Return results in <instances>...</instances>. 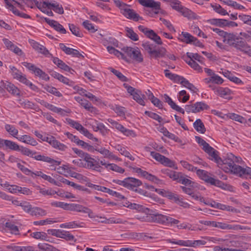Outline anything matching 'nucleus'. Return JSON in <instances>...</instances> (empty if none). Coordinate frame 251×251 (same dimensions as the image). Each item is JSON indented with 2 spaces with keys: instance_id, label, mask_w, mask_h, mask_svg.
<instances>
[{
  "instance_id": "obj_1",
  "label": "nucleus",
  "mask_w": 251,
  "mask_h": 251,
  "mask_svg": "<svg viewBox=\"0 0 251 251\" xmlns=\"http://www.w3.org/2000/svg\"><path fill=\"white\" fill-rule=\"evenodd\" d=\"M224 166L222 169L226 173L234 174L239 177H243L245 175H250L251 178V168H246L235 164V163H242L243 160L240 157H237L230 153L227 154V156L224 159Z\"/></svg>"
},
{
  "instance_id": "obj_2",
  "label": "nucleus",
  "mask_w": 251,
  "mask_h": 251,
  "mask_svg": "<svg viewBox=\"0 0 251 251\" xmlns=\"http://www.w3.org/2000/svg\"><path fill=\"white\" fill-rule=\"evenodd\" d=\"M218 35L223 38V42L237 50L244 41L243 38L233 33H228L223 30H221Z\"/></svg>"
},
{
  "instance_id": "obj_3",
  "label": "nucleus",
  "mask_w": 251,
  "mask_h": 251,
  "mask_svg": "<svg viewBox=\"0 0 251 251\" xmlns=\"http://www.w3.org/2000/svg\"><path fill=\"white\" fill-rule=\"evenodd\" d=\"M144 50L147 51L151 57L158 58L165 56L166 50L163 47L156 49V46L150 42H145L142 44Z\"/></svg>"
},
{
  "instance_id": "obj_4",
  "label": "nucleus",
  "mask_w": 251,
  "mask_h": 251,
  "mask_svg": "<svg viewBox=\"0 0 251 251\" xmlns=\"http://www.w3.org/2000/svg\"><path fill=\"white\" fill-rule=\"evenodd\" d=\"M122 50L130 58L137 63L143 61V56L138 48H131L129 47H124Z\"/></svg>"
},
{
  "instance_id": "obj_5",
  "label": "nucleus",
  "mask_w": 251,
  "mask_h": 251,
  "mask_svg": "<svg viewBox=\"0 0 251 251\" xmlns=\"http://www.w3.org/2000/svg\"><path fill=\"white\" fill-rule=\"evenodd\" d=\"M151 155L155 160L164 166L177 170L178 168L175 162L170 159L169 158L155 151H151Z\"/></svg>"
},
{
  "instance_id": "obj_6",
  "label": "nucleus",
  "mask_w": 251,
  "mask_h": 251,
  "mask_svg": "<svg viewBox=\"0 0 251 251\" xmlns=\"http://www.w3.org/2000/svg\"><path fill=\"white\" fill-rule=\"evenodd\" d=\"M138 2L143 6L151 8L153 10L154 13L158 14L162 13L161 8V3L154 0H137Z\"/></svg>"
},
{
  "instance_id": "obj_7",
  "label": "nucleus",
  "mask_w": 251,
  "mask_h": 251,
  "mask_svg": "<svg viewBox=\"0 0 251 251\" xmlns=\"http://www.w3.org/2000/svg\"><path fill=\"white\" fill-rule=\"evenodd\" d=\"M68 210L87 213L90 218H94L96 217L92 210L79 204L70 203Z\"/></svg>"
},
{
  "instance_id": "obj_8",
  "label": "nucleus",
  "mask_w": 251,
  "mask_h": 251,
  "mask_svg": "<svg viewBox=\"0 0 251 251\" xmlns=\"http://www.w3.org/2000/svg\"><path fill=\"white\" fill-rule=\"evenodd\" d=\"M84 160L85 161L84 166L85 168L101 172V167L100 165H99V162L92 158L89 154L85 156Z\"/></svg>"
},
{
  "instance_id": "obj_9",
  "label": "nucleus",
  "mask_w": 251,
  "mask_h": 251,
  "mask_svg": "<svg viewBox=\"0 0 251 251\" xmlns=\"http://www.w3.org/2000/svg\"><path fill=\"white\" fill-rule=\"evenodd\" d=\"M210 156V159L214 160L218 165V167L222 169V167L224 166V159H222L219 156V152L215 150L210 146L205 151H204Z\"/></svg>"
},
{
  "instance_id": "obj_10",
  "label": "nucleus",
  "mask_w": 251,
  "mask_h": 251,
  "mask_svg": "<svg viewBox=\"0 0 251 251\" xmlns=\"http://www.w3.org/2000/svg\"><path fill=\"white\" fill-rule=\"evenodd\" d=\"M130 6L129 5L126 4V6L122 10L121 13L127 19L133 20L136 22L139 20H142V18L136 13L134 10L129 8Z\"/></svg>"
},
{
  "instance_id": "obj_11",
  "label": "nucleus",
  "mask_w": 251,
  "mask_h": 251,
  "mask_svg": "<svg viewBox=\"0 0 251 251\" xmlns=\"http://www.w3.org/2000/svg\"><path fill=\"white\" fill-rule=\"evenodd\" d=\"M196 171L197 174L199 176L201 179L204 180L207 183H210L212 185H218L221 182L220 180H216L214 178L209 176L208 175L207 172L205 171L197 169Z\"/></svg>"
},
{
  "instance_id": "obj_12",
  "label": "nucleus",
  "mask_w": 251,
  "mask_h": 251,
  "mask_svg": "<svg viewBox=\"0 0 251 251\" xmlns=\"http://www.w3.org/2000/svg\"><path fill=\"white\" fill-rule=\"evenodd\" d=\"M49 1L39 2L35 1V4L37 7L40 9L42 12L46 14L49 16H53L54 14L51 11L52 9L50 5H49Z\"/></svg>"
},
{
  "instance_id": "obj_13",
  "label": "nucleus",
  "mask_w": 251,
  "mask_h": 251,
  "mask_svg": "<svg viewBox=\"0 0 251 251\" xmlns=\"http://www.w3.org/2000/svg\"><path fill=\"white\" fill-rule=\"evenodd\" d=\"M208 23L211 25H215L220 27L230 26L237 25L235 22L228 21L225 19H212L208 21Z\"/></svg>"
},
{
  "instance_id": "obj_14",
  "label": "nucleus",
  "mask_w": 251,
  "mask_h": 251,
  "mask_svg": "<svg viewBox=\"0 0 251 251\" xmlns=\"http://www.w3.org/2000/svg\"><path fill=\"white\" fill-rule=\"evenodd\" d=\"M151 216V222L160 224H165L167 223L168 216L158 213H155L152 210L150 209Z\"/></svg>"
},
{
  "instance_id": "obj_15",
  "label": "nucleus",
  "mask_w": 251,
  "mask_h": 251,
  "mask_svg": "<svg viewBox=\"0 0 251 251\" xmlns=\"http://www.w3.org/2000/svg\"><path fill=\"white\" fill-rule=\"evenodd\" d=\"M1 83H3V86L7 91L13 96H20V90L13 84L8 81L4 82L1 80Z\"/></svg>"
},
{
  "instance_id": "obj_16",
  "label": "nucleus",
  "mask_w": 251,
  "mask_h": 251,
  "mask_svg": "<svg viewBox=\"0 0 251 251\" xmlns=\"http://www.w3.org/2000/svg\"><path fill=\"white\" fill-rule=\"evenodd\" d=\"M4 1L6 7L9 9L10 11H11L12 13L14 14L15 15L18 16L19 17L25 19L30 18L29 15L24 13L20 12L19 11L17 10V8H16L14 5L12 3H11L8 0H4Z\"/></svg>"
},
{
  "instance_id": "obj_17",
  "label": "nucleus",
  "mask_w": 251,
  "mask_h": 251,
  "mask_svg": "<svg viewBox=\"0 0 251 251\" xmlns=\"http://www.w3.org/2000/svg\"><path fill=\"white\" fill-rule=\"evenodd\" d=\"M33 158L36 160L42 161L49 163L51 164V166H58L61 164V161L54 160L50 157L45 156L44 155H37L34 156Z\"/></svg>"
},
{
  "instance_id": "obj_18",
  "label": "nucleus",
  "mask_w": 251,
  "mask_h": 251,
  "mask_svg": "<svg viewBox=\"0 0 251 251\" xmlns=\"http://www.w3.org/2000/svg\"><path fill=\"white\" fill-rule=\"evenodd\" d=\"M126 188L129 189H133L134 188L138 187L142 184L141 180L134 177L126 178Z\"/></svg>"
},
{
  "instance_id": "obj_19",
  "label": "nucleus",
  "mask_w": 251,
  "mask_h": 251,
  "mask_svg": "<svg viewBox=\"0 0 251 251\" xmlns=\"http://www.w3.org/2000/svg\"><path fill=\"white\" fill-rule=\"evenodd\" d=\"M163 97L164 101L168 103L172 109L182 114H184V110L176 105L169 96L167 94H164Z\"/></svg>"
},
{
  "instance_id": "obj_20",
  "label": "nucleus",
  "mask_w": 251,
  "mask_h": 251,
  "mask_svg": "<svg viewBox=\"0 0 251 251\" xmlns=\"http://www.w3.org/2000/svg\"><path fill=\"white\" fill-rule=\"evenodd\" d=\"M52 61L56 65H57L58 67L65 71L69 72L71 74H73V72H72V71L75 72L73 69H72L71 68H70L69 66L66 65L63 61L59 59L58 57H52Z\"/></svg>"
},
{
  "instance_id": "obj_21",
  "label": "nucleus",
  "mask_w": 251,
  "mask_h": 251,
  "mask_svg": "<svg viewBox=\"0 0 251 251\" xmlns=\"http://www.w3.org/2000/svg\"><path fill=\"white\" fill-rule=\"evenodd\" d=\"M11 74L13 78L17 79L21 83L25 81L26 76L23 75L19 70H18L15 67H10Z\"/></svg>"
},
{
  "instance_id": "obj_22",
  "label": "nucleus",
  "mask_w": 251,
  "mask_h": 251,
  "mask_svg": "<svg viewBox=\"0 0 251 251\" xmlns=\"http://www.w3.org/2000/svg\"><path fill=\"white\" fill-rule=\"evenodd\" d=\"M217 227L220 228L222 229L238 230L247 229L246 227L242 226L240 225H231L222 222H218Z\"/></svg>"
},
{
  "instance_id": "obj_23",
  "label": "nucleus",
  "mask_w": 251,
  "mask_h": 251,
  "mask_svg": "<svg viewBox=\"0 0 251 251\" xmlns=\"http://www.w3.org/2000/svg\"><path fill=\"white\" fill-rule=\"evenodd\" d=\"M161 172L169 176L174 181L177 182L179 176L181 175V172H177L168 169H165L161 170Z\"/></svg>"
},
{
  "instance_id": "obj_24",
  "label": "nucleus",
  "mask_w": 251,
  "mask_h": 251,
  "mask_svg": "<svg viewBox=\"0 0 251 251\" xmlns=\"http://www.w3.org/2000/svg\"><path fill=\"white\" fill-rule=\"evenodd\" d=\"M16 138L19 141L32 146H35L38 144L37 142L33 137L27 135H22L21 137Z\"/></svg>"
},
{
  "instance_id": "obj_25",
  "label": "nucleus",
  "mask_w": 251,
  "mask_h": 251,
  "mask_svg": "<svg viewBox=\"0 0 251 251\" xmlns=\"http://www.w3.org/2000/svg\"><path fill=\"white\" fill-rule=\"evenodd\" d=\"M92 127L95 131H100L103 135H105L108 133V130L104 125L102 123H99L97 121L96 122L95 125H92Z\"/></svg>"
},
{
  "instance_id": "obj_26",
  "label": "nucleus",
  "mask_w": 251,
  "mask_h": 251,
  "mask_svg": "<svg viewBox=\"0 0 251 251\" xmlns=\"http://www.w3.org/2000/svg\"><path fill=\"white\" fill-rule=\"evenodd\" d=\"M232 93V91L227 87H218L217 89L216 95L222 98H226Z\"/></svg>"
},
{
  "instance_id": "obj_27",
  "label": "nucleus",
  "mask_w": 251,
  "mask_h": 251,
  "mask_svg": "<svg viewBox=\"0 0 251 251\" xmlns=\"http://www.w3.org/2000/svg\"><path fill=\"white\" fill-rule=\"evenodd\" d=\"M193 39L194 36L188 32L183 31L181 32V34L179 35L178 37L179 40L186 44H192Z\"/></svg>"
},
{
  "instance_id": "obj_28",
  "label": "nucleus",
  "mask_w": 251,
  "mask_h": 251,
  "mask_svg": "<svg viewBox=\"0 0 251 251\" xmlns=\"http://www.w3.org/2000/svg\"><path fill=\"white\" fill-rule=\"evenodd\" d=\"M126 206L131 209H135L139 212H142L143 213H148L150 211V209L147 207H145L143 205L134 203H131L129 204H128Z\"/></svg>"
},
{
  "instance_id": "obj_29",
  "label": "nucleus",
  "mask_w": 251,
  "mask_h": 251,
  "mask_svg": "<svg viewBox=\"0 0 251 251\" xmlns=\"http://www.w3.org/2000/svg\"><path fill=\"white\" fill-rule=\"evenodd\" d=\"M133 98L134 100H135L138 103L142 105H145V102L144 101V99L145 98V96L141 93L140 91H136L135 92L132 94Z\"/></svg>"
},
{
  "instance_id": "obj_30",
  "label": "nucleus",
  "mask_w": 251,
  "mask_h": 251,
  "mask_svg": "<svg viewBox=\"0 0 251 251\" xmlns=\"http://www.w3.org/2000/svg\"><path fill=\"white\" fill-rule=\"evenodd\" d=\"M238 50L251 56V46L245 40Z\"/></svg>"
},
{
  "instance_id": "obj_31",
  "label": "nucleus",
  "mask_w": 251,
  "mask_h": 251,
  "mask_svg": "<svg viewBox=\"0 0 251 251\" xmlns=\"http://www.w3.org/2000/svg\"><path fill=\"white\" fill-rule=\"evenodd\" d=\"M147 36L158 45H161L163 44L160 37L153 30L150 29Z\"/></svg>"
},
{
  "instance_id": "obj_32",
  "label": "nucleus",
  "mask_w": 251,
  "mask_h": 251,
  "mask_svg": "<svg viewBox=\"0 0 251 251\" xmlns=\"http://www.w3.org/2000/svg\"><path fill=\"white\" fill-rule=\"evenodd\" d=\"M31 216H44L47 214L46 211L38 207H32L29 213Z\"/></svg>"
},
{
  "instance_id": "obj_33",
  "label": "nucleus",
  "mask_w": 251,
  "mask_h": 251,
  "mask_svg": "<svg viewBox=\"0 0 251 251\" xmlns=\"http://www.w3.org/2000/svg\"><path fill=\"white\" fill-rule=\"evenodd\" d=\"M193 126L195 129L201 133H204L206 131L204 125L201 119L196 120L194 123Z\"/></svg>"
},
{
  "instance_id": "obj_34",
  "label": "nucleus",
  "mask_w": 251,
  "mask_h": 251,
  "mask_svg": "<svg viewBox=\"0 0 251 251\" xmlns=\"http://www.w3.org/2000/svg\"><path fill=\"white\" fill-rule=\"evenodd\" d=\"M223 75L229 79L230 81L235 83L236 84L243 83L242 81L238 77L235 76L232 73L228 71L223 72Z\"/></svg>"
},
{
  "instance_id": "obj_35",
  "label": "nucleus",
  "mask_w": 251,
  "mask_h": 251,
  "mask_svg": "<svg viewBox=\"0 0 251 251\" xmlns=\"http://www.w3.org/2000/svg\"><path fill=\"white\" fill-rule=\"evenodd\" d=\"M50 145L53 148L62 151H65L66 149L67 148V146L61 143L58 141L56 140L55 137H54L52 139L51 142L50 143Z\"/></svg>"
},
{
  "instance_id": "obj_36",
  "label": "nucleus",
  "mask_w": 251,
  "mask_h": 251,
  "mask_svg": "<svg viewBox=\"0 0 251 251\" xmlns=\"http://www.w3.org/2000/svg\"><path fill=\"white\" fill-rule=\"evenodd\" d=\"M125 31H126V36L131 40L134 41L139 40L138 35L133 31L132 28L126 27L125 28Z\"/></svg>"
},
{
  "instance_id": "obj_37",
  "label": "nucleus",
  "mask_w": 251,
  "mask_h": 251,
  "mask_svg": "<svg viewBox=\"0 0 251 251\" xmlns=\"http://www.w3.org/2000/svg\"><path fill=\"white\" fill-rule=\"evenodd\" d=\"M37 246L41 251H56V248L47 243H39Z\"/></svg>"
},
{
  "instance_id": "obj_38",
  "label": "nucleus",
  "mask_w": 251,
  "mask_h": 251,
  "mask_svg": "<svg viewBox=\"0 0 251 251\" xmlns=\"http://www.w3.org/2000/svg\"><path fill=\"white\" fill-rule=\"evenodd\" d=\"M179 81L183 86L193 92H195V90L197 89L193 84L190 83L188 80L182 76L181 77Z\"/></svg>"
},
{
  "instance_id": "obj_39",
  "label": "nucleus",
  "mask_w": 251,
  "mask_h": 251,
  "mask_svg": "<svg viewBox=\"0 0 251 251\" xmlns=\"http://www.w3.org/2000/svg\"><path fill=\"white\" fill-rule=\"evenodd\" d=\"M5 142L4 146L6 149L16 151L19 150L20 146L16 143L8 140H5Z\"/></svg>"
},
{
  "instance_id": "obj_40",
  "label": "nucleus",
  "mask_w": 251,
  "mask_h": 251,
  "mask_svg": "<svg viewBox=\"0 0 251 251\" xmlns=\"http://www.w3.org/2000/svg\"><path fill=\"white\" fill-rule=\"evenodd\" d=\"M167 242L176 245H178L181 246L190 247V240H178L176 241L175 239H167Z\"/></svg>"
},
{
  "instance_id": "obj_41",
  "label": "nucleus",
  "mask_w": 251,
  "mask_h": 251,
  "mask_svg": "<svg viewBox=\"0 0 251 251\" xmlns=\"http://www.w3.org/2000/svg\"><path fill=\"white\" fill-rule=\"evenodd\" d=\"M48 4L50 5L52 9L56 13H57L59 14H62L64 13V10L62 5H60L57 2H55L54 3H51L49 2Z\"/></svg>"
},
{
  "instance_id": "obj_42",
  "label": "nucleus",
  "mask_w": 251,
  "mask_h": 251,
  "mask_svg": "<svg viewBox=\"0 0 251 251\" xmlns=\"http://www.w3.org/2000/svg\"><path fill=\"white\" fill-rule=\"evenodd\" d=\"M194 106L195 113L209 108V106L203 102H197L194 104Z\"/></svg>"
},
{
  "instance_id": "obj_43",
  "label": "nucleus",
  "mask_w": 251,
  "mask_h": 251,
  "mask_svg": "<svg viewBox=\"0 0 251 251\" xmlns=\"http://www.w3.org/2000/svg\"><path fill=\"white\" fill-rule=\"evenodd\" d=\"M18 151H20L25 155L32 158L34 157V155L36 154V152H33L29 149L23 146L20 147V149Z\"/></svg>"
},
{
  "instance_id": "obj_44",
  "label": "nucleus",
  "mask_w": 251,
  "mask_h": 251,
  "mask_svg": "<svg viewBox=\"0 0 251 251\" xmlns=\"http://www.w3.org/2000/svg\"><path fill=\"white\" fill-rule=\"evenodd\" d=\"M79 131L83 134L84 136L87 137L88 138L93 140L96 142L98 141V139L94 137L93 135L89 132L87 129L84 128L83 126H81Z\"/></svg>"
},
{
  "instance_id": "obj_45",
  "label": "nucleus",
  "mask_w": 251,
  "mask_h": 251,
  "mask_svg": "<svg viewBox=\"0 0 251 251\" xmlns=\"http://www.w3.org/2000/svg\"><path fill=\"white\" fill-rule=\"evenodd\" d=\"M116 149L120 151V152L126 157H128L130 160L133 161L134 160V157H133L131 154L127 151L125 148L122 147L120 145H118L116 147Z\"/></svg>"
},
{
  "instance_id": "obj_46",
  "label": "nucleus",
  "mask_w": 251,
  "mask_h": 251,
  "mask_svg": "<svg viewBox=\"0 0 251 251\" xmlns=\"http://www.w3.org/2000/svg\"><path fill=\"white\" fill-rule=\"evenodd\" d=\"M211 6L216 12L222 15H228L226 11L223 8L220 4L217 3L215 4H211Z\"/></svg>"
},
{
  "instance_id": "obj_47",
  "label": "nucleus",
  "mask_w": 251,
  "mask_h": 251,
  "mask_svg": "<svg viewBox=\"0 0 251 251\" xmlns=\"http://www.w3.org/2000/svg\"><path fill=\"white\" fill-rule=\"evenodd\" d=\"M5 226L11 231V233L14 234L15 235H18L19 234V231L18 226L14 225L12 223L6 222L5 224Z\"/></svg>"
},
{
  "instance_id": "obj_48",
  "label": "nucleus",
  "mask_w": 251,
  "mask_h": 251,
  "mask_svg": "<svg viewBox=\"0 0 251 251\" xmlns=\"http://www.w3.org/2000/svg\"><path fill=\"white\" fill-rule=\"evenodd\" d=\"M223 2L226 5L228 6H232L235 9H242L245 8V7L242 5L237 3L236 1L232 0H224Z\"/></svg>"
},
{
  "instance_id": "obj_49",
  "label": "nucleus",
  "mask_w": 251,
  "mask_h": 251,
  "mask_svg": "<svg viewBox=\"0 0 251 251\" xmlns=\"http://www.w3.org/2000/svg\"><path fill=\"white\" fill-rule=\"evenodd\" d=\"M5 130L12 136L14 137H16L18 135V130L13 126L10 125L6 124L5 126Z\"/></svg>"
},
{
  "instance_id": "obj_50",
  "label": "nucleus",
  "mask_w": 251,
  "mask_h": 251,
  "mask_svg": "<svg viewBox=\"0 0 251 251\" xmlns=\"http://www.w3.org/2000/svg\"><path fill=\"white\" fill-rule=\"evenodd\" d=\"M110 71L114 74L117 77L122 81L126 82L128 81L127 78L123 75L121 72L119 71L112 68H110L109 69Z\"/></svg>"
},
{
  "instance_id": "obj_51",
  "label": "nucleus",
  "mask_w": 251,
  "mask_h": 251,
  "mask_svg": "<svg viewBox=\"0 0 251 251\" xmlns=\"http://www.w3.org/2000/svg\"><path fill=\"white\" fill-rule=\"evenodd\" d=\"M44 88L47 92L55 95V96L60 97L62 96L61 93H60V92H59L57 89L54 87L46 85Z\"/></svg>"
},
{
  "instance_id": "obj_52",
  "label": "nucleus",
  "mask_w": 251,
  "mask_h": 251,
  "mask_svg": "<svg viewBox=\"0 0 251 251\" xmlns=\"http://www.w3.org/2000/svg\"><path fill=\"white\" fill-rule=\"evenodd\" d=\"M177 182L186 186H191V184L193 183L191 180L185 177L182 173H181V175L179 176Z\"/></svg>"
},
{
  "instance_id": "obj_53",
  "label": "nucleus",
  "mask_w": 251,
  "mask_h": 251,
  "mask_svg": "<svg viewBox=\"0 0 251 251\" xmlns=\"http://www.w3.org/2000/svg\"><path fill=\"white\" fill-rule=\"evenodd\" d=\"M107 169L111 170L116 172L123 174L125 172V170L122 168L118 166L115 164H109L107 165Z\"/></svg>"
},
{
  "instance_id": "obj_54",
  "label": "nucleus",
  "mask_w": 251,
  "mask_h": 251,
  "mask_svg": "<svg viewBox=\"0 0 251 251\" xmlns=\"http://www.w3.org/2000/svg\"><path fill=\"white\" fill-rule=\"evenodd\" d=\"M58 236L60 238L65 239L67 241H73L75 238V237L71 234L69 232L64 231H60Z\"/></svg>"
},
{
  "instance_id": "obj_55",
  "label": "nucleus",
  "mask_w": 251,
  "mask_h": 251,
  "mask_svg": "<svg viewBox=\"0 0 251 251\" xmlns=\"http://www.w3.org/2000/svg\"><path fill=\"white\" fill-rule=\"evenodd\" d=\"M70 30L72 33L76 36L81 37L83 36L82 33L79 30V29L73 24L69 25Z\"/></svg>"
},
{
  "instance_id": "obj_56",
  "label": "nucleus",
  "mask_w": 251,
  "mask_h": 251,
  "mask_svg": "<svg viewBox=\"0 0 251 251\" xmlns=\"http://www.w3.org/2000/svg\"><path fill=\"white\" fill-rule=\"evenodd\" d=\"M178 12L181 13L183 16L188 18H191L193 14V13L191 10L182 6L180 7Z\"/></svg>"
},
{
  "instance_id": "obj_57",
  "label": "nucleus",
  "mask_w": 251,
  "mask_h": 251,
  "mask_svg": "<svg viewBox=\"0 0 251 251\" xmlns=\"http://www.w3.org/2000/svg\"><path fill=\"white\" fill-rule=\"evenodd\" d=\"M81 105L85 109L91 112H95L96 111V108L92 105L90 102L86 100H83Z\"/></svg>"
},
{
  "instance_id": "obj_58",
  "label": "nucleus",
  "mask_w": 251,
  "mask_h": 251,
  "mask_svg": "<svg viewBox=\"0 0 251 251\" xmlns=\"http://www.w3.org/2000/svg\"><path fill=\"white\" fill-rule=\"evenodd\" d=\"M145 213L146 214L145 216H138L136 219L143 222H151V211Z\"/></svg>"
},
{
  "instance_id": "obj_59",
  "label": "nucleus",
  "mask_w": 251,
  "mask_h": 251,
  "mask_svg": "<svg viewBox=\"0 0 251 251\" xmlns=\"http://www.w3.org/2000/svg\"><path fill=\"white\" fill-rule=\"evenodd\" d=\"M206 244V242L203 240H190V247L194 248L205 245Z\"/></svg>"
},
{
  "instance_id": "obj_60",
  "label": "nucleus",
  "mask_w": 251,
  "mask_h": 251,
  "mask_svg": "<svg viewBox=\"0 0 251 251\" xmlns=\"http://www.w3.org/2000/svg\"><path fill=\"white\" fill-rule=\"evenodd\" d=\"M82 25L86 29L92 33H94L97 30V29H95L94 26L88 20L83 22Z\"/></svg>"
},
{
  "instance_id": "obj_61",
  "label": "nucleus",
  "mask_w": 251,
  "mask_h": 251,
  "mask_svg": "<svg viewBox=\"0 0 251 251\" xmlns=\"http://www.w3.org/2000/svg\"><path fill=\"white\" fill-rule=\"evenodd\" d=\"M66 121L69 125H70L72 127L75 128L78 131L80 130V128H81V126H82L78 122L75 121L71 119L67 118L66 119Z\"/></svg>"
},
{
  "instance_id": "obj_62",
  "label": "nucleus",
  "mask_w": 251,
  "mask_h": 251,
  "mask_svg": "<svg viewBox=\"0 0 251 251\" xmlns=\"http://www.w3.org/2000/svg\"><path fill=\"white\" fill-rule=\"evenodd\" d=\"M21 206L22 207L23 210L29 214L32 208V205L30 204L29 202L26 201H21Z\"/></svg>"
},
{
  "instance_id": "obj_63",
  "label": "nucleus",
  "mask_w": 251,
  "mask_h": 251,
  "mask_svg": "<svg viewBox=\"0 0 251 251\" xmlns=\"http://www.w3.org/2000/svg\"><path fill=\"white\" fill-rule=\"evenodd\" d=\"M31 236L36 239L45 240L47 234L43 232H35L32 233Z\"/></svg>"
},
{
  "instance_id": "obj_64",
  "label": "nucleus",
  "mask_w": 251,
  "mask_h": 251,
  "mask_svg": "<svg viewBox=\"0 0 251 251\" xmlns=\"http://www.w3.org/2000/svg\"><path fill=\"white\" fill-rule=\"evenodd\" d=\"M196 140L198 144H199L201 146H202V150L204 151H205L210 145L205 142L203 139L199 136L195 137Z\"/></svg>"
}]
</instances>
